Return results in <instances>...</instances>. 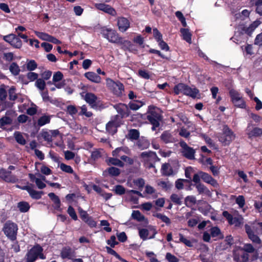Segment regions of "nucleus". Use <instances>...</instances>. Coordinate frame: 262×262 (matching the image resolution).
<instances>
[{"instance_id": "nucleus-29", "label": "nucleus", "mask_w": 262, "mask_h": 262, "mask_svg": "<svg viewBox=\"0 0 262 262\" xmlns=\"http://www.w3.org/2000/svg\"><path fill=\"white\" fill-rule=\"evenodd\" d=\"M195 183V188L199 194L205 193L206 194L209 195L210 193V191L208 188L203 184L201 183L200 181L199 183Z\"/></svg>"}, {"instance_id": "nucleus-4", "label": "nucleus", "mask_w": 262, "mask_h": 262, "mask_svg": "<svg viewBox=\"0 0 262 262\" xmlns=\"http://www.w3.org/2000/svg\"><path fill=\"white\" fill-rule=\"evenodd\" d=\"M235 135L233 132L225 125L223 127V133L219 136V140L223 145H229L230 143L234 140Z\"/></svg>"}, {"instance_id": "nucleus-24", "label": "nucleus", "mask_w": 262, "mask_h": 262, "mask_svg": "<svg viewBox=\"0 0 262 262\" xmlns=\"http://www.w3.org/2000/svg\"><path fill=\"white\" fill-rule=\"evenodd\" d=\"M161 139L165 143L174 142L178 140L175 135L168 132H165L162 134Z\"/></svg>"}, {"instance_id": "nucleus-35", "label": "nucleus", "mask_w": 262, "mask_h": 262, "mask_svg": "<svg viewBox=\"0 0 262 262\" xmlns=\"http://www.w3.org/2000/svg\"><path fill=\"white\" fill-rule=\"evenodd\" d=\"M143 105V102L138 100L133 101L129 103L130 108L134 111L138 110Z\"/></svg>"}, {"instance_id": "nucleus-16", "label": "nucleus", "mask_w": 262, "mask_h": 262, "mask_svg": "<svg viewBox=\"0 0 262 262\" xmlns=\"http://www.w3.org/2000/svg\"><path fill=\"white\" fill-rule=\"evenodd\" d=\"M252 126L253 124L251 123H249L247 127V134L249 138L260 137L262 135V128L254 127L251 129Z\"/></svg>"}, {"instance_id": "nucleus-32", "label": "nucleus", "mask_w": 262, "mask_h": 262, "mask_svg": "<svg viewBox=\"0 0 262 262\" xmlns=\"http://www.w3.org/2000/svg\"><path fill=\"white\" fill-rule=\"evenodd\" d=\"M161 172L163 174L169 176L173 174V172L169 164H163L161 168Z\"/></svg>"}, {"instance_id": "nucleus-36", "label": "nucleus", "mask_w": 262, "mask_h": 262, "mask_svg": "<svg viewBox=\"0 0 262 262\" xmlns=\"http://www.w3.org/2000/svg\"><path fill=\"white\" fill-rule=\"evenodd\" d=\"M106 172H108V173L112 177H116L118 176L120 173V170L118 168L115 167H111L108 168L104 171V173Z\"/></svg>"}, {"instance_id": "nucleus-11", "label": "nucleus", "mask_w": 262, "mask_h": 262, "mask_svg": "<svg viewBox=\"0 0 262 262\" xmlns=\"http://www.w3.org/2000/svg\"><path fill=\"white\" fill-rule=\"evenodd\" d=\"M157 233V232L156 228L154 227L151 226H148L147 229H139V236L143 241H145L147 239H152L155 238Z\"/></svg>"}, {"instance_id": "nucleus-21", "label": "nucleus", "mask_w": 262, "mask_h": 262, "mask_svg": "<svg viewBox=\"0 0 262 262\" xmlns=\"http://www.w3.org/2000/svg\"><path fill=\"white\" fill-rule=\"evenodd\" d=\"M61 256L63 259H73L75 257V252L70 248H63L61 251Z\"/></svg>"}, {"instance_id": "nucleus-19", "label": "nucleus", "mask_w": 262, "mask_h": 262, "mask_svg": "<svg viewBox=\"0 0 262 262\" xmlns=\"http://www.w3.org/2000/svg\"><path fill=\"white\" fill-rule=\"evenodd\" d=\"M118 113L120 115L121 119L123 117H127L129 114V110L128 106L124 104L120 103L114 106Z\"/></svg>"}, {"instance_id": "nucleus-57", "label": "nucleus", "mask_w": 262, "mask_h": 262, "mask_svg": "<svg viewBox=\"0 0 262 262\" xmlns=\"http://www.w3.org/2000/svg\"><path fill=\"white\" fill-rule=\"evenodd\" d=\"M69 215L72 217V219L76 221L77 220V216L75 211L74 209L72 206H69L67 211Z\"/></svg>"}, {"instance_id": "nucleus-56", "label": "nucleus", "mask_w": 262, "mask_h": 262, "mask_svg": "<svg viewBox=\"0 0 262 262\" xmlns=\"http://www.w3.org/2000/svg\"><path fill=\"white\" fill-rule=\"evenodd\" d=\"M199 221H200V220H199V217H195V218L190 219L188 221L187 224H188V225L189 227H193L198 224Z\"/></svg>"}, {"instance_id": "nucleus-12", "label": "nucleus", "mask_w": 262, "mask_h": 262, "mask_svg": "<svg viewBox=\"0 0 262 262\" xmlns=\"http://www.w3.org/2000/svg\"><path fill=\"white\" fill-rule=\"evenodd\" d=\"M222 215L226 218L228 224L230 225H234L235 227H239L244 223V218L242 215L233 217L232 215L227 211H224Z\"/></svg>"}, {"instance_id": "nucleus-59", "label": "nucleus", "mask_w": 262, "mask_h": 262, "mask_svg": "<svg viewBox=\"0 0 262 262\" xmlns=\"http://www.w3.org/2000/svg\"><path fill=\"white\" fill-rule=\"evenodd\" d=\"M155 216L167 224H168L170 223L169 219L165 215H163L161 213H156Z\"/></svg>"}, {"instance_id": "nucleus-55", "label": "nucleus", "mask_w": 262, "mask_h": 262, "mask_svg": "<svg viewBox=\"0 0 262 262\" xmlns=\"http://www.w3.org/2000/svg\"><path fill=\"white\" fill-rule=\"evenodd\" d=\"M114 191L117 194L122 195L125 193V189L122 186L118 185L115 187Z\"/></svg>"}, {"instance_id": "nucleus-51", "label": "nucleus", "mask_w": 262, "mask_h": 262, "mask_svg": "<svg viewBox=\"0 0 262 262\" xmlns=\"http://www.w3.org/2000/svg\"><path fill=\"white\" fill-rule=\"evenodd\" d=\"M106 250H107V252L109 253V254H111L114 256H115L117 258L119 259V260L122 261H124V262H127L126 260H125V259L122 258L117 253V252L114 250L113 249H112V248L108 247H106Z\"/></svg>"}, {"instance_id": "nucleus-42", "label": "nucleus", "mask_w": 262, "mask_h": 262, "mask_svg": "<svg viewBox=\"0 0 262 262\" xmlns=\"http://www.w3.org/2000/svg\"><path fill=\"white\" fill-rule=\"evenodd\" d=\"M35 85L40 90V92L42 91L45 89L46 82L43 79L39 78L36 81Z\"/></svg>"}, {"instance_id": "nucleus-26", "label": "nucleus", "mask_w": 262, "mask_h": 262, "mask_svg": "<svg viewBox=\"0 0 262 262\" xmlns=\"http://www.w3.org/2000/svg\"><path fill=\"white\" fill-rule=\"evenodd\" d=\"M210 234L212 237H217L219 239H223L224 238L223 234L217 226H214L210 229Z\"/></svg>"}, {"instance_id": "nucleus-14", "label": "nucleus", "mask_w": 262, "mask_h": 262, "mask_svg": "<svg viewBox=\"0 0 262 262\" xmlns=\"http://www.w3.org/2000/svg\"><path fill=\"white\" fill-rule=\"evenodd\" d=\"M3 39L15 48H20L22 46V41L19 38L14 34H10L3 36Z\"/></svg>"}, {"instance_id": "nucleus-54", "label": "nucleus", "mask_w": 262, "mask_h": 262, "mask_svg": "<svg viewBox=\"0 0 262 262\" xmlns=\"http://www.w3.org/2000/svg\"><path fill=\"white\" fill-rule=\"evenodd\" d=\"M12 121V120L10 117L5 116L0 119V124L1 126H5L6 125L10 124Z\"/></svg>"}, {"instance_id": "nucleus-37", "label": "nucleus", "mask_w": 262, "mask_h": 262, "mask_svg": "<svg viewBox=\"0 0 262 262\" xmlns=\"http://www.w3.org/2000/svg\"><path fill=\"white\" fill-rule=\"evenodd\" d=\"M9 70L11 73L15 76H16L19 74L20 72V69L17 64L15 62H12L10 67Z\"/></svg>"}, {"instance_id": "nucleus-17", "label": "nucleus", "mask_w": 262, "mask_h": 262, "mask_svg": "<svg viewBox=\"0 0 262 262\" xmlns=\"http://www.w3.org/2000/svg\"><path fill=\"white\" fill-rule=\"evenodd\" d=\"M94 6L97 9L112 16H116L117 15L116 10L110 5H106L104 3H95Z\"/></svg>"}, {"instance_id": "nucleus-20", "label": "nucleus", "mask_w": 262, "mask_h": 262, "mask_svg": "<svg viewBox=\"0 0 262 262\" xmlns=\"http://www.w3.org/2000/svg\"><path fill=\"white\" fill-rule=\"evenodd\" d=\"M117 26L119 31L124 32L129 28L130 22L126 18L120 17L117 19Z\"/></svg>"}, {"instance_id": "nucleus-43", "label": "nucleus", "mask_w": 262, "mask_h": 262, "mask_svg": "<svg viewBox=\"0 0 262 262\" xmlns=\"http://www.w3.org/2000/svg\"><path fill=\"white\" fill-rule=\"evenodd\" d=\"M229 95L232 103L235 102V101L238 100L239 98H241L239 96V94L238 92L234 89H231L229 91Z\"/></svg>"}, {"instance_id": "nucleus-52", "label": "nucleus", "mask_w": 262, "mask_h": 262, "mask_svg": "<svg viewBox=\"0 0 262 262\" xmlns=\"http://www.w3.org/2000/svg\"><path fill=\"white\" fill-rule=\"evenodd\" d=\"M235 202L240 208H243L245 205V199L243 195H238L236 197Z\"/></svg>"}, {"instance_id": "nucleus-34", "label": "nucleus", "mask_w": 262, "mask_h": 262, "mask_svg": "<svg viewBox=\"0 0 262 262\" xmlns=\"http://www.w3.org/2000/svg\"><path fill=\"white\" fill-rule=\"evenodd\" d=\"M128 151L129 149L127 147H119L114 150L112 154L114 157H119L121 158V156H122V152L128 154Z\"/></svg>"}, {"instance_id": "nucleus-47", "label": "nucleus", "mask_w": 262, "mask_h": 262, "mask_svg": "<svg viewBox=\"0 0 262 262\" xmlns=\"http://www.w3.org/2000/svg\"><path fill=\"white\" fill-rule=\"evenodd\" d=\"M37 67L36 62L34 60H31L27 63V70L30 71L35 70Z\"/></svg>"}, {"instance_id": "nucleus-38", "label": "nucleus", "mask_w": 262, "mask_h": 262, "mask_svg": "<svg viewBox=\"0 0 262 262\" xmlns=\"http://www.w3.org/2000/svg\"><path fill=\"white\" fill-rule=\"evenodd\" d=\"M17 207L21 212L28 211L30 208L29 204L26 202H20L18 203Z\"/></svg>"}, {"instance_id": "nucleus-27", "label": "nucleus", "mask_w": 262, "mask_h": 262, "mask_svg": "<svg viewBox=\"0 0 262 262\" xmlns=\"http://www.w3.org/2000/svg\"><path fill=\"white\" fill-rule=\"evenodd\" d=\"M85 76L90 81L95 83H99L101 80V77L94 72H87L85 74Z\"/></svg>"}, {"instance_id": "nucleus-41", "label": "nucleus", "mask_w": 262, "mask_h": 262, "mask_svg": "<svg viewBox=\"0 0 262 262\" xmlns=\"http://www.w3.org/2000/svg\"><path fill=\"white\" fill-rule=\"evenodd\" d=\"M107 163L108 165H114L120 167L123 166V163L121 161L114 158H111L108 159L107 160Z\"/></svg>"}, {"instance_id": "nucleus-10", "label": "nucleus", "mask_w": 262, "mask_h": 262, "mask_svg": "<svg viewBox=\"0 0 262 262\" xmlns=\"http://www.w3.org/2000/svg\"><path fill=\"white\" fill-rule=\"evenodd\" d=\"M245 229L248 238L255 245H260L262 243L260 237L255 233V229L247 224L245 225Z\"/></svg>"}, {"instance_id": "nucleus-44", "label": "nucleus", "mask_w": 262, "mask_h": 262, "mask_svg": "<svg viewBox=\"0 0 262 262\" xmlns=\"http://www.w3.org/2000/svg\"><path fill=\"white\" fill-rule=\"evenodd\" d=\"M50 121V118L47 116H43L39 118L38 120V125L39 126H43Z\"/></svg>"}, {"instance_id": "nucleus-64", "label": "nucleus", "mask_w": 262, "mask_h": 262, "mask_svg": "<svg viewBox=\"0 0 262 262\" xmlns=\"http://www.w3.org/2000/svg\"><path fill=\"white\" fill-rule=\"evenodd\" d=\"M254 44L259 46H262V32L256 36Z\"/></svg>"}, {"instance_id": "nucleus-62", "label": "nucleus", "mask_w": 262, "mask_h": 262, "mask_svg": "<svg viewBox=\"0 0 262 262\" xmlns=\"http://www.w3.org/2000/svg\"><path fill=\"white\" fill-rule=\"evenodd\" d=\"M138 74L141 77L144 79H148L150 78L149 74L147 71L140 70L138 71Z\"/></svg>"}, {"instance_id": "nucleus-31", "label": "nucleus", "mask_w": 262, "mask_h": 262, "mask_svg": "<svg viewBox=\"0 0 262 262\" xmlns=\"http://www.w3.org/2000/svg\"><path fill=\"white\" fill-rule=\"evenodd\" d=\"M85 100L91 105H95L97 97L93 93H88L84 97Z\"/></svg>"}, {"instance_id": "nucleus-61", "label": "nucleus", "mask_w": 262, "mask_h": 262, "mask_svg": "<svg viewBox=\"0 0 262 262\" xmlns=\"http://www.w3.org/2000/svg\"><path fill=\"white\" fill-rule=\"evenodd\" d=\"M154 36L157 42L162 40V35L157 28L153 29Z\"/></svg>"}, {"instance_id": "nucleus-50", "label": "nucleus", "mask_w": 262, "mask_h": 262, "mask_svg": "<svg viewBox=\"0 0 262 262\" xmlns=\"http://www.w3.org/2000/svg\"><path fill=\"white\" fill-rule=\"evenodd\" d=\"M128 136L132 140L137 139L139 137V132L137 129H130L128 133Z\"/></svg>"}, {"instance_id": "nucleus-46", "label": "nucleus", "mask_w": 262, "mask_h": 262, "mask_svg": "<svg viewBox=\"0 0 262 262\" xmlns=\"http://www.w3.org/2000/svg\"><path fill=\"white\" fill-rule=\"evenodd\" d=\"M28 193L32 198L35 199H39L41 196V192L34 190L32 187L30 188Z\"/></svg>"}, {"instance_id": "nucleus-53", "label": "nucleus", "mask_w": 262, "mask_h": 262, "mask_svg": "<svg viewBox=\"0 0 262 262\" xmlns=\"http://www.w3.org/2000/svg\"><path fill=\"white\" fill-rule=\"evenodd\" d=\"M60 168L63 171H64V172L69 173H72L73 172V170L70 166L67 165L63 163L60 164Z\"/></svg>"}, {"instance_id": "nucleus-9", "label": "nucleus", "mask_w": 262, "mask_h": 262, "mask_svg": "<svg viewBox=\"0 0 262 262\" xmlns=\"http://www.w3.org/2000/svg\"><path fill=\"white\" fill-rule=\"evenodd\" d=\"M141 161L144 163L146 167L150 168L152 167V163L158 158L156 152L153 151H144L140 155Z\"/></svg>"}, {"instance_id": "nucleus-1", "label": "nucleus", "mask_w": 262, "mask_h": 262, "mask_svg": "<svg viewBox=\"0 0 262 262\" xmlns=\"http://www.w3.org/2000/svg\"><path fill=\"white\" fill-rule=\"evenodd\" d=\"M201 179L204 182L211 185L214 188H217L219 186L217 181L209 173L203 171H199L196 173H195L193 175L192 181L194 183H199L201 181Z\"/></svg>"}, {"instance_id": "nucleus-6", "label": "nucleus", "mask_w": 262, "mask_h": 262, "mask_svg": "<svg viewBox=\"0 0 262 262\" xmlns=\"http://www.w3.org/2000/svg\"><path fill=\"white\" fill-rule=\"evenodd\" d=\"M42 252V249L40 246H34L28 252L26 255L27 262H34L38 257L42 259H45Z\"/></svg>"}, {"instance_id": "nucleus-13", "label": "nucleus", "mask_w": 262, "mask_h": 262, "mask_svg": "<svg viewBox=\"0 0 262 262\" xmlns=\"http://www.w3.org/2000/svg\"><path fill=\"white\" fill-rule=\"evenodd\" d=\"M195 150L189 146L184 141L181 140V154L188 160L194 159Z\"/></svg>"}, {"instance_id": "nucleus-60", "label": "nucleus", "mask_w": 262, "mask_h": 262, "mask_svg": "<svg viewBox=\"0 0 262 262\" xmlns=\"http://www.w3.org/2000/svg\"><path fill=\"white\" fill-rule=\"evenodd\" d=\"M9 97L11 100H15L17 98V95L15 93V89L11 87L9 91Z\"/></svg>"}, {"instance_id": "nucleus-22", "label": "nucleus", "mask_w": 262, "mask_h": 262, "mask_svg": "<svg viewBox=\"0 0 262 262\" xmlns=\"http://www.w3.org/2000/svg\"><path fill=\"white\" fill-rule=\"evenodd\" d=\"M63 74L61 72L58 71L55 72L53 76V82L56 88L57 89H61L63 86L62 82H59L63 78Z\"/></svg>"}, {"instance_id": "nucleus-28", "label": "nucleus", "mask_w": 262, "mask_h": 262, "mask_svg": "<svg viewBox=\"0 0 262 262\" xmlns=\"http://www.w3.org/2000/svg\"><path fill=\"white\" fill-rule=\"evenodd\" d=\"M132 217L133 219L137 221L138 222H143L145 223H147V219H145L144 216L141 214L139 210H134L132 213Z\"/></svg>"}, {"instance_id": "nucleus-8", "label": "nucleus", "mask_w": 262, "mask_h": 262, "mask_svg": "<svg viewBox=\"0 0 262 262\" xmlns=\"http://www.w3.org/2000/svg\"><path fill=\"white\" fill-rule=\"evenodd\" d=\"M121 124V120L119 116L115 115L113 116L106 124V129L109 134L114 135L117 132V128L120 126Z\"/></svg>"}, {"instance_id": "nucleus-5", "label": "nucleus", "mask_w": 262, "mask_h": 262, "mask_svg": "<svg viewBox=\"0 0 262 262\" xmlns=\"http://www.w3.org/2000/svg\"><path fill=\"white\" fill-rule=\"evenodd\" d=\"M3 230L5 234L11 240L14 241L16 238L18 230L17 225L10 221H7L3 227Z\"/></svg>"}, {"instance_id": "nucleus-15", "label": "nucleus", "mask_w": 262, "mask_h": 262, "mask_svg": "<svg viewBox=\"0 0 262 262\" xmlns=\"http://www.w3.org/2000/svg\"><path fill=\"white\" fill-rule=\"evenodd\" d=\"M0 178L9 183H15L18 180L16 176L12 174L11 171L3 168L0 169Z\"/></svg>"}, {"instance_id": "nucleus-48", "label": "nucleus", "mask_w": 262, "mask_h": 262, "mask_svg": "<svg viewBox=\"0 0 262 262\" xmlns=\"http://www.w3.org/2000/svg\"><path fill=\"white\" fill-rule=\"evenodd\" d=\"M242 250L247 253H252L255 251V248L251 244H245Z\"/></svg>"}, {"instance_id": "nucleus-30", "label": "nucleus", "mask_w": 262, "mask_h": 262, "mask_svg": "<svg viewBox=\"0 0 262 262\" xmlns=\"http://www.w3.org/2000/svg\"><path fill=\"white\" fill-rule=\"evenodd\" d=\"M136 145L141 150L146 149L149 146V142L146 139L141 138L137 141Z\"/></svg>"}, {"instance_id": "nucleus-25", "label": "nucleus", "mask_w": 262, "mask_h": 262, "mask_svg": "<svg viewBox=\"0 0 262 262\" xmlns=\"http://www.w3.org/2000/svg\"><path fill=\"white\" fill-rule=\"evenodd\" d=\"M181 36L183 39L186 41L189 44L192 43V34L190 32L189 28H181Z\"/></svg>"}, {"instance_id": "nucleus-49", "label": "nucleus", "mask_w": 262, "mask_h": 262, "mask_svg": "<svg viewBox=\"0 0 262 262\" xmlns=\"http://www.w3.org/2000/svg\"><path fill=\"white\" fill-rule=\"evenodd\" d=\"M233 103L235 106L242 108H244L246 106V102L242 98H239L238 100H236L235 102H233Z\"/></svg>"}, {"instance_id": "nucleus-3", "label": "nucleus", "mask_w": 262, "mask_h": 262, "mask_svg": "<svg viewBox=\"0 0 262 262\" xmlns=\"http://www.w3.org/2000/svg\"><path fill=\"white\" fill-rule=\"evenodd\" d=\"M100 33L102 35L112 43H122V38L119 37L117 32L106 27H103L100 28Z\"/></svg>"}, {"instance_id": "nucleus-2", "label": "nucleus", "mask_w": 262, "mask_h": 262, "mask_svg": "<svg viewBox=\"0 0 262 262\" xmlns=\"http://www.w3.org/2000/svg\"><path fill=\"white\" fill-rule=\"evenodd\" d=\"M147 118L148 120L152 125V130H155L156 127L159 126V122L161 119L159 109L154 106H150Z\"/></svg>"}, {"instance_id": "nucleus-58", "label": "nucleus", "mask_w": 262, "mask_h": 262, "mask_svg": "<svg viewBox=\"0 0 262 262\" xmlns=\"http://www.w3.org/2000/svg\"><path fill=\"white\" fill-rule=\"evenodd\" d=\"M193 130H189L187 127L183 126L181 127V137L188 138L190 136V132Z\"/></svg>"}, {"instance_id": "nucleus-33", "label": "nucleus", "mask_w": 262, "mask_h": 262, "mask_svg": "<svg viewBox=\"0 0 262 262\" xmlns=\"http://www.w3.org/2000/svg\"><path fill=\"white\" fill-rule=\"evenodd\" d=\"M181 121L185 124L187 128L189 129V130H193L194 129V125L185 116L181 115Z\"/></svg>"}, {"instance_id": "nucleus-45", "label": "nucleus", "mask_w": 262, "mask_h": 262, "mask_svg": "<svg viewBox=\"0 0 262 262\" xmlns=\"http://www.w3.org/2000/svg\"><path fill=\"white\" fill-rule=\"evenodd\" d=\"M201 137L205 140V142L208 145L209 147H213L215 146V143L213 140L207 135L204 134L201 135Z\"/></svg>"}, {"instance_id": "nucleus-7", "label": "nucleus", "mask_w": 262, "mask_h": 262, "mask_svg": "<svg viewBox=\"0 0 262 262\" xmlns=\"http://www.w3.org/2000/svg\"><path fill=\"white\" fill-rule=\"evenodd\" d=\"M106 86L117 96H121L124 91L123 84L119 81H114L111 78L106 79Z\"/></svg>"}, {"instance_id": "nucleus-40", "label": "nucleus", "mask_w": 262, "mask_h": 262, "mask_svg": "<svg viewBox=\"0 0 262 262\" xmlns=\"http://www.w3.org/2000/svg\"><path fill=\"white\" fill-rule=\"evenodd\" d=\"M34 33L38 37H39L42 40L49 41L50 37L51 36V35H50L47 33L44 32H40L37 31H35Z\"/></svg>"}, {"instance_id": "nucleus-23", "label": "nucleus", "mask_w": 262, "mask_h": 262, "mask_svg": "<svg viewBox=\"0 0 262 262\" xmlns=\"http://www.w3.org/2000/svg\"><path fill=\"white\" fill-rule=\"evenodd\" d=\"M48 196L54 203L53 207L54 209L57 211H61V203L59 197L53 192L49 193Z\"/></svg>"}, {"instance_id": "nucleus-39", "label": "nucleus", "mask_w": 262, "mask_h": 262, "mask_svg": "<svg viewBox=\"0 0 262 262\" xmlns=\"http://www.w3.org/2000/svg\"><path fill=\"white\" fill-rule=\"evenodd\" d=\"M14 136L17 143L21 145H25L26 144V140L20 132H15Z\"/></svg>"}, {"instance_id": "nucleus-18", "label": "nucleus", "mask_w": 262, "mask_h": 262, "mask_svg": "<svg viewBox=\"0 0 262 262\" xmlns=\"http://www.w3.org/2000/svg\"><path fill=\"white\" fill-rule=\"evenodd\" d=\"M183 91L184 94L189 96L192 98H195L197 94H199V91L196 88H191L190 87L181 83V91Z\"/></svg>"}, {"instance_id": "nucleus-63", "label": "nucleus", "mask_w": 262, "mask_h": 262, "mask_svg": "<svg viewBox=\"0 0 262 262\" xmlns=\"http://www.w3.org/2000/svg\"><path fill=\"white\" fill-rule=\"evenodd\" d=\"M27 77L30 81H33L35 80H37L38 79V75L34 72H29L27 75Z\"/></svg>"}]
</instances>
